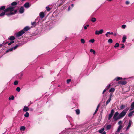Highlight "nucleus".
Masks as SVG:
<instances>
[{
  "label": "nucleus",
  "mask_w": 134,
  "mask_h": 134,
  "mask_svg": "<svg viewBox=\"0 0 134 134\" xmlns=\"http://www.w3.org/2000/svg\"><path fill=\"white\" fill-rule=\"evenodd\" d=\"M106 132L105 131H104L103 133H102V134H106Z\"/></svg>",
  "instance_id": "052dcab7"
},
{
  "label": "nucleus",
  "mask_w": 134,
  "mask_h": 134,
  "mask_svg": "<svg viewBox=\"0 0 134 134\" xmlns=\"http://www.w3.org/2000/svg\"><path fill=\"white\" fill-rule=\"evenodd\" d=\"M14 8L12 7H9L6 8L3 12L0 14V17L4 16L5 15L9 17L11 15H13L17 12L16 9H14Z\"/></svg>",
  "instance_id": "f257e3e1"
},
{
  "label": "nucleus",
  "mask_w": 134,
  "mask_h": 134,
  "mask_svg": "<svg viewBox=\"0 0 134 134\" xmlns=\"http://www.w3.org/2000/svg\"><path fill=\"white\" fill-rule=\"evenodd\" d=\"M111 127V125H107L106 127L107 130H109L110 129Z\"/></svg>",
  "instance_id": "5701e85b"
},
{
  "label": "nucleus",
  "mask_w": 134,
  "mask_h": 134,
  "mask_svg": "<svg viewBox=\"0 0 134 134\" xmlns=\"http://www.w3.org/2000/svg\"><path fill=\"white\" fill-rule=\"evenodd\" d=\"M94 41L95 40L94 39H92L90 40L89 42L93 43L94 42Z\"/></svg>",
  "instance_id": "79ce46f5"
},
{
  "label": "nucleus",
  "mask_w": 134,
  "mask_h": 134,
  "mask_svg": "<svg viewBox=\"0 0 134 134\" xmlns=\"http://www.w3.org/2000/svg\"><path fill=\"white\" fill-rule=\"evenodd\" d=\"M103 31V29H101L99 31H96L95 32V34L96 35H99V34H102Z\"/></svg>",
  "instance_id": "423d86ee"
},
{
  "label": "nucleus",
  "mask_w": 134,
  "mask_h": 134,
  "mask_svg": "<svg viewBox=\"0 0 134 134\" xmlns=\"http://www.w3.org/2000/svg\"><path fill=\"white\" fill-rule=\"evenodd\" d=\"M46 8L48 11H49L51 10V9L48 7H46Z\"/></svg>",
  "instance_id": "37998d69"
},
{
  "label": "nucleus",
  "mask_w": 134,
  "mask_h": 134,
  "mask_svg": "<svg viewBox=\"0 0 134 134\" xmlns=\"http://www.w3.org/2000/svg\"><path fill=\"white\" fill-rule=\"evenodd\" d=\"M123 127L121 125H120L118 128V130L116 131L117 132L119 133L121 129Z\"/></svg>",
  "instance_id": "f8f14e48"
},
{
  "label": "nucleus",
  "mask_w": 134,
  "mask_h": 134,
  "mask_svg": "<svg viewBox=\"0 0 134 134\" xmlns=\"http://www.w3.org/2000/svg\"><path fill=\"white\" fill-rule=\"evenodd\" d=\"M115 90V89L113 88H111L109 90V92H114Z\"/></svg>",
  "instance_id": "b1692460"
},
{
  "label": "nucleus",
  "mask_w": 134,
  "mask_h": 134,
  "mask_svg": "<svg viewBox=\"0 0 134 134\" xmlns=\"http://www.w3.org/2000/svg\"><path fill=\"white\" fill-rule=\"evenodd\" d=\"M74 6V4H72L71 5V6L72 7H73Z\"/></svg>",
  "instance_id": "69168bd1"
},
{
  "label": "nucleus",
  "mask_w": 134,
  "mask_h": 134,
  "mask_svg": "<svg viewBox=\"0 0 134 134\" xmlns=\"http://www.w3.org/2000/svg\"><path fill=\"white\" fill-rule=\"evenodd\" d=\"M30 29V28L29 26H26L23 29V31H26L29 30Z\"/></svg>",
  "instance_id": "2eb2a0df"
},
{
  "label": "nucleus",
  "mask_w": 134,
  "mask_h": 134,
  "mask_svg": "<svg viewBox=\"0 0 134 134\" xmlns=\"http://www.w3.org/2000/svg\"><path fill=\"white\" fill-rule=\"evenodd\" d=\"M16 90L18 92H19L20 90V88L19 87H17L16 88Z\"/></svg>",
  "instance_id": "4c0bfd02"
},
{
  "label": "nucleus",
  "mask_w": 134,
  "mask_h": 134,
  "mask_svg": "<svg viewBox=\"0 0 134 134\" xmlns=\"http://www.w3.org/2000/svg\"><path fill=\"white\" fill-rule=\"evenodd\" d=\"M18 83V81H15L14 82V84L15 85H17Z\"/></svg>",
  "instance_id": "f704fd0d"
},
{
  "label": "nucleus",
  "mask_w": 134,
  "mask_h": 134,
  "mask_svg": "<svg viewBox=\"0 0 134 134\" xmlns=\"http://www.w3.org/2000/svg\"><path fill=\"white\" fill-rule=\"evenodd\" d=\"M129 108H127L123 110L118 116V119H120L125 115L127 111L128 110Z\"/></svg>",
  "instance_id": "f03ea898"
},
{
  "label": "nucleus",
  "mask_w": 134,
  "mask_h": 134,
  "mask_svg": "<svg viewBox=\"0 0 134 134\" xmlns=\"http://www.w3.org/2000/svg\"><path fill=\"white\" fill-rule=\"evenodd\" d=\"M100 106V104H98V105L97 106V108H98V109H99V107Z\"/></svg>",
  "instance_id": "4d7b16f0"
},
{
  "label": "nucleus",
  "mask_w": 134,
  "mask_h": 134,
  "mask_svg": "<svg viewBox=\"0 0 134 134\" xmlns=\"http://www.w3.org/2000/svg\"><path fill=\"white\" fill-rule=\"evenodd\" d=\"M62 4H63V2H62L59 5V6H60V5H62Z\"/></svg>",
  "instance_id": "774afa93"
},
{
  "label": "nucleus",
  "mask_w": 134,
  "mask_h": 134,
  "mask_svg": "<svg viewBox=\"0 0 134 134\" xmlns=\"http://www.w3.org/2000/svg\"><path fill=\"white\" fill-rule=\"evenodd\" d=\"M4 44V43H3L2 44H0V47H2L3 46Z\"/></svg>",
  "instance_id": "bf43d9fd"
},
{
  "label": "nucleus",
  "mask_w": 134,
  "mask_h": 134,
  "mask_svg": "<svg viewBox=\"0 0 134 134\" xmlns=\"http://www.w3.org/2000/svg\"><path fill=\"white\" fill-rule=\"evenodd\" d=\"M107 33L109 35H113V32H107Z\"/></svg>",
  "instance_id": "09e8293b"
},
{
  "label": "nucleus",
  "mask_w": 134,
  "mask_h": 134,
  "mask_svg": "<svg viewBox=\"0 0 134 134\" xmlns=\"http://www.w3.org/2000/svg\"><path fill=\"white\" fill-rule=\"evenodd\" d=\"M24 7L26 8H29L30 6L29 3V2H26L24 5Z\"/></svg>",
  "instance_id": "6e6552de"
},
{
  "label": "nucleus",
  "mask_w": 134,
  "mask_h": 134,
  "mask_svg": "<svg viewBox=\"0 0 134 134\" xmlns=\"http://www.w3.org/2000/svg\"><path fill=\"white\" fill-rule=\"evenodd\" d=\"M121 45L122 46L121 47V48H124L125 47V46L123 44H122Z\"/></svg>",
  "instance_id": "864d4df0"
},
{
  "label": "nucleus",
  "mask_w": 134,
  "mask_h": 134,
  "mask_svg": "<svg viewBox=\"0 0 134 134\" xmlns=\"http://www.w3.org/2000/svg\"><path fill=\"white\" fill-rule=\"evenodd\" d=\"M111 99L110 98H109L106 102V106L110 102Z\"/></svg>",
  "instance_id": "7c9ffc66"
},
{
  "label": "nucleus",
  "mask_w": 134,
  "mask_h": 134,
  "mask_svg": "<svg viewBox=\"0 0 134 134\" xmlns=\"http://www.w3.org/2000/svg\"><path fill=\"white\" fill-rule=\"evenodd\" d=\"M130 2L129 1H127L126 2V4L127 5H128V4H129Z\"/></svg>",
  "instance_id": "8fccbe9b"
},
{
  "label": "nucleus",
  "mask_w": 134,
  "mask_h": 134,
  "mask_svg": "<svg viewBox=\"0 0 134 134\" xmlns=\"http://www.w3.org/2000/svg\"><path fill=\"white\" fill-rule=\"evenodd\" d=\"M114 112V109H112L111 110V113H110V114L113 115Z\"/></svg>",
  "instance_id": "a18cd8bd"
},
{
  "label": "nucleus",
  "mask_w": 134,
  "mask_h": 134,
  "mask_svg": "<svg viewBox=\"0 0 134 134\" xmlns=\"http://www.w3.org/2000/svg\"><path fill=\"white\" fill-rule=\"evenodd\" d=\"M126 27V25H122V27L123 29H125Z\"/></svg>",
  "instance_id": "de8ad7c7"
},
{
  "label": "nucleus",
  "mask_w": 134,
  "mask_h": 134,
  "mask_svg": "<svg viewBox=\"0 0 134 134\" xmlns=\"http://www.w3.org/2000/svg\"><path fill=\"white\" fill-rule=\"evenodd\" d=\"M24 33L25 32L23 30H21L17 33L16 36L17 37H19L22 36Z\"/></svg>",
  "instance_id": "7ed1b4c3"
},
{
  "label": "nucleus",
  "mask_w": 134,
  "mask_h": 134,
  "mask_svg": "<svg viewBox=\"0 0 134 134\" xmlns=\"http://www.w3.org/2000/svg\"><path fill=\"white\" fill-rule=\"evenodd\" d=\"M25 127L24 126H21L20 128V130L21 131H24L25 130Z\"/></svg>",
  "instance_id": "4be33fe9"
},
{
  "label": "nucleus",
  "mask_w": 134,
  "mask_h": 134,
  "mask_svg": "<svg viewBox=\"0 0 134 134\" xmlns=\"http://www.w3.org/2000/svg\"><path fill=\"white\" fill-rule=\"evenodd\" d=\"M126 39V36H124L122 38V42H124L125 41V40Z\"/></svg>",
  "instance_id": "bb28decb"
},
{
  "label": "nucleus",
  "mask_w": 134,
  "mask_h": 134,
  "mask_svg": "<svg viewBox=\"0 0 134 134\" xmlns=\"http://www.w3.org/2000/svg\"><path fill=\"white\" fill-rule=\"evenodd\" d=\"M5 7V6H2L0 7V11L5 10L6 8Z\"/></svg>",
  "instance_id": "a211bd4d"
},
{
  "label": "nucleus",
  "mask_w": 134,
  "mask_h": 134,
  "mask_svg": "<svg viewBox=\"0 0 134 134\" xmlns=\"http://www.w3.org/2000/svg\"><path fill=\"white\" fill-rule=\"evenodd\" d=\"M108 34L107 33V32L105 34V35L107 37H108L109 36Z\"/></svg>",
  "instance_id": "5fc2aeb1"
},
{
  "label": "nucleus",
  "mask_w": 134,
  "mask_h": 134,
  "mask_svg": "<svg viewBox=\"0 0 134 134\" xmlns=\"http://www.w3.org/2000/svg\"><path fill=\"white\" fill-rule=\"evenodd\" d=\"M91 21L92 22L94 23L96 21V19L95 18L92 17L91 18Z\"/></svg>",
  "instance_id": "f3484780"
},
{
  "label": "nucleus",
  "mask_w": 134,
  "mask_h": 134,
  "mask_svg": "<svg viewBox=\"0 0 134 134\" xmlns=\"http://www.w3.org/2000/svg\"><path fill=\"white\" fill-rule=\"evenodd\" d=\"M19 45H17L15 46V47H12V48H13V49H14V50H15L19 46Z\"/></svg>",
  "instance_id": "e433bc0d"
},
{
  "label": "nucleus",
  "mask_w": 134,
  "mask_h": 134,
  "mask_svg": "<svg viewBox=\"0 0 134 134\" xmlns=\"http://www.w3.org/2000/svg\"><path fill=\"white\" fill-rule=\"evenodd\" d=\"M12 44L11 43V42H10V43H9L8 44V45L9 46H10V45H11V44Z\"/></svg>",
  "instance_id": "e2e57ef3"
},
{
  "label": "nucleus",
  "mask_w": 134,
  "mask_h": 134,
  "mask_svg": "<svg viewBox=\"0 0 134 134\" xmlns=\"http://www.w3.org/2000/svg\"><path fill=\"white\" fill-rule=\"evenodd\" d=\"M70 6L68 8V10H69L70 9Z\"/></svg>",
  "instance_id": "0e129e2a"
},
{
  "label": "nucleus",
  "mask_w": 134,
  "mask_h": 134,
  "mask_svg": "<svg viewBox=\"0 0 134 134\" xmlns=\"http://www.w3.org/2000/svg\"><path fill=\"white\" fill-rule=\"evenodd\" d=\"M8 39L11 41L14 40L15 39V37L14 36H10L8 38Z\"/></svg>",
  "instance_id": "dca6fc26"
},
{
  "label": "nucleus",
  "mask_w": 134,
  "mask_h": 134,
  "mask_svg": "<svg viewBox=\"0 0 134 134\" xmlns=\"http://www.w3.org/2000/svg\"><path fill=\"white\" fill-rule=\"evenodd\" d=\"M118 83L119 84L124 85H125L127 83V82L126 81H119Z\"/></svg>",
  "instance_id": "0eeeda50"
},
{
  "label": "nucleus",
  "mask_w": 134,
  "mask_h": 134,
  "mask_svg": "<svg viewBox=\"0 0 134 134\" xmlns=\"http://www.w3.org/2000/svg\"><path fill=\"white\" fill-rule=\"evenodd\" d=\"M90 52H93L94 54H96V52L95 51L93 50L92 49H91L90 50Z\"/></svg>",
  "instance_id": "c756f323"
},
{
  "label": "nucleus",
  "mask_w": 134,
  "mask_h": 134,
  "mask_svg": "<svg viewBox=\"0 0 134 134\" xmlns=\"http://www.w3.org/2000/svg\"><path fill=\"white\" fill-rule=\"evenodd\" d=\"M133 114L132 113V112H131L128 115V116L129 117H130Z\"/></svg>",
  "instance_id": "c03bdc74"
},
{
  "label": "nucleus",
  "mask_w": 134,
  "mask_h": 134,
  "mask_svg": "<svg viewBox=\"0 0 134 134\" xmlns=\"http://www.w3.org/2000/svg\"><path fill=\"white\" fill-rule=\"evenodd\" d=\"M29 110V108L27 107V106H25L23 109V110L24 111L26 112L27 111H28Z\"/></svg>",
  "instance_id": "9b49d317"
},
{
  "label": "nucleus",
  "mask_w": 134,
  "mask_h": 134,
  "mask_svg": "<svg viewBox=\"0 0 134 134\" xmlns=\"http://www.w3.org/2000/svg\"><path fill=\"white\" fill-rule=\"evenodd\" d=\"M104 128H102L101 129H100L99 130V132L100 133H102L103 132V131H104Z\"/></svg>",
  "instance_id": "393cba45"
},
{
  "label": "nucleus",
  "mask_w": 134,
  "mask_h": 134,
  "mask_svg": "<svg viewBox=\"0 0 134 134\" xmlns=\"http://www.w3.org/2000/svg\"><path fill=\"white\" fill-rule=\"evenodd\" d=\"M24 7H21L20 8L19 10V12L20 13L22 14L24 12Z\"/></svg>",
  "instance_id": "1a4fd4ad"
},
{
  "label": "nucleus",
  "mask_w": 134,
  "mask_h": 134,
  "mask_svg": "<svg viewBox=\"0 0 134 134\" xmlns=\"http://www.w3.org/2000/svg\"><path fill=\"white\" fill-rule=\"evenodd\" d=\"M119 113L118 111L116 112L115 113L113 118L115 121L119 119H118V116L117 117V116L119 115Z\"/></svg>",
  "instance_id": "20e7f679"
},
{
  "label": "nucleus",
  "mask_w": 134,
  "mask_h": 134,
  "mask_svg": "<svg viewBox=\"0 0 134 134\" xmlns=\"http://www.w3.org/2000/svg\"><path fill=\"white\" fill-rule=\"evenodd\" d=\"M81 42L83 44H84L85 43V40L82 38L80 40Z\"/></svg>",
  "instance_id": "72a5a7b5"
},
{
  "label": "nucleus",
  "mask_w": 134,
  "mask_h": 134,
  "mask_svg": "<svg viewBox=\"0 0 134 134\" xmlns=\"http://www.w3.org/2000/svg\"><path fill=\"white\" fill-rule=\"evenodd\" d=\"M31 24L33 26H35L36 25V22L35 21L33 22H32Z\"/></svg>",
  "instance_id": "a19ab883"
},
{
  "label": "nucleus",
  "mask_w": 134,
  "mask_h": 134,
  "mask_svg": "<svg viewBox=\"0 0 134 134\" xmlns=\"http://www.w3.org/2000/svg\"><path fill=\"white\" fill-rule=\"evenodd\" d=\"M122 79V77H117L114 80H116V81H118Z\"/></svg>",
  "instance_id": "6ab92c4d"
},
{
  "label": "nucleus",
  "mask_w": 134,
  "mask_h": 134,
  "mask_svg": "<svg viewBox=\"0 0 134 134\" xmlns=\"http://www.w3.org/2000/svg\"><path fill=\"white\" fill-rule=\"evenodd\" d=\"M80 111L79 109L76 110V113L77 114L79 115L80 114Z\"/></svg>",
  "instance_id": "cd10ccee"
},
{
  "label": "nucleus",
  "mask_w": 134,
  "mask_h": 134,
  "mask_svg": "<svg viewBox=\"0 0 134 134\" xmlns=\"http://www.w3.org/2000/svg\"><path fill=\"white\" fill-rule=\"evenodd\" d=\"M125 107V105H123V104H121V105L120 108V110H122L124 109Z\"/></svg>",
  "instance_id": "412c9836"
},
{
  "label": "nucleus",
  "mask_w": 134,
  "mask_h": 134,
  "mask_svg": "<svg viewBox=\"0 0 134 134\" xmlns=\"http://www.w3.org/2000/svg\"><path fill=\"white\" fill-rule=\"evenodd\" d=\"M40 17L42 19L44 16V12H41L40 13Z\"/></svg>",
  "instance_id": "9d476101"
},
{
  "label": "nucleus",
  "mask_w": 134,
  "mask_h": 134,
  "mask_svg": "<svg viewBox=\"0 0 134 134\" xmlns=\"http://www.w3.org/2000/svg\"><path fill=\"white\" fill-rule=\"evenodd\" d=\"M9 100H13L14 99V97L13 96H12L11 97H10L9 98Z\"/></svg>",
  "instance_id": "c9c22d12"
},
{
  "label": "nucleus",
  "mask_w": 134,
  "mask_h": 134,
  "mask_svg": "<svg viewBox=\"0 0 134 134\" xmlns=\"http://www.w3.org/2000/svg\"><path fill=\"white\" fill-rule=\"evenodd\" d=\"M132 123V121L131 120H129V122L128 125L126 128V130H127L129 128L131 127Z\"/></svg>",
  "instance_id": "39448f33"
},
{
  "label": "nucleus",
  "mask_w": 134,
  "mask_h": 134,
  "mask_svg": "<svg viewBox=\"0 0 134 134\" xmlns=\"http://www.w3.org/2000/svg\"><path fill=\"white\" fill-rule=\"evenodd\" d=\"M107 90V89H104L103 92L102 94H104V93Z\"/></svg>",
  "instance_id": "603ef678"
},
{
  "label": "nucleus",
  "mask_w": 134,
  "mask_h": 134,
  "mask_svg": "<svg viewBox=\"0 0 134 134\" xmlns=\"http://www.w3.org/2000/svg\"><path fill=\"white\" fill-rule=\"evenodd\" d=\"M113 115L110 113V114H109V117H108V119L109 120H110L111 119V118L113 116Z\"/></svg>",
  "instance_id": "2f4dec72"
},
{
  "label": "nucleus",
  "mask_w": 134,
  "mask_h": 134,
  "mask_svg": "<svg viewBox=\"0 0 134 134\" xmlns=\"http://www.w3.org/2000/svg\"><path fill=\"white\" fill-rule=\"evenodd\" d=\"M113 96V93H111L110 94V97L109 98H110L111 99V98Z\"/></svg>",
  "instance_id": "49530a36"
},
{
  "label": "nucleus",
  "mask_w": 134,
  "mask_h": 134,
  "mask_svg": "<svg viewBox=\"0 0 134 134\" xmlns=\"http://www.w3.org/2000/svg\"><path fill=\"white\" fill-rule=\"evenodd\" d=\"M17 3L16 2H14L11 3V5L12 6L11 7H14H14H13V6L17 5ZM9 6L11 7L10 5L9 7Z\"/></svg>",
  "instance_id": "ddd939ff"
},
{
  "label": "nucleus",
  "mask_w": 134,
  "mask_h": 134,
  "mask_svg": "<svg viewBox=\"0 0 134 134\" xmlns=\"http://www.w3.org/2000/svg\"><path fill=\"white\" fill-rule=\"evenodd\" d=\"M117 34L116 33H114V36H116L117 35Z\"/></svg>",
  "instance_id": "338daca9"
},
{
  "label": "nucleus",
  "mask_w": 134,
  "mask_h": 134,
  "mask_svg": "<svg viewBox=\"0 0 134 134\" xmlns=\"http://www.w3.org/2000/svg\"><path fill=\"white\" fill-rule=\"evenodd\" d=\"M84 28L85 29H87V27L86 26H84Z\"/></svg>",
  "instance_id": "680f3d73"
},
{
  "label": "nucleus",
  "mask_w": 134,
  "mask_h": 134,
  "mask_svg": "<svg viewBox=\"0 0 134 134\" xmlns=\"http://www.w3.org/2000/svg\"><path fill=\"white\" fill-rule=\"evenodd\" d=\"M134 109V102H133L131 105V108L130 110H131Z\"/></svg>",
  "instance_id": "4468645a"
},
{
  "label": "nucleus",
  "mask_w": 134,
  "mask_h": 134,
  "mask_svg": "<svg viewBox=\"0 0 134 134\" xmlns=\"http://www.w3.org/2000/svg\"><path fill=\"white\" fill-rule=\"evenodd\" d=\"M108 43H112L113 42V40L111 39H110L108 40Z\"/></svg>",
  "instance_id": "473e14b6"
},
{
  "label": "nucleus",
  "mask_w": 134,
  "mask_h": 134,
  "mask_svg": "<svg viewBox=\"0 0 134 134\" xmlns=\"http://www.w3.org/2000/svg\"><path fill=\"white\" fill-rule=\"evenodd\" d=\"M122 123V121H119L118 122V124L119 125H120Z\"/></svg>",
  "instance_id": "3c124183"
},
{
  "label": "nucleus",
  "mask_w": 134,
  "mask_h": 134,
  "mask_svg": "<svg viewBox=\"0 0 134 134\" xmlns=\"http://www.w3.org/2000/svg\"><path fill=\"white\" fill-rule=\"evenodd\" d=\"M13 50V48H10V49H8L5 52V53H8L9 52L12 51Z\"/></svg>",
  "instance_id": "aec40b11"
},
{
  "label": "nucleus",
  "mask_w": 134,
  "mask_h": 134,
  "mask_svg": "<svg viewBox=\"0 0 134 134\" xmlns=\"http://www.w3.org/2000/svg\"><path fill=\"white\" fill-rule=\"evenodd\" d=\"M3 43H4V44H3V45H4L7 44L8 43V42H5V43H4V42H3Z\"/></svg>",
  "instance_id": "6e6d98bb"
},
{
  "label": "nucleus",
  "mask_w": 134,
  "mask_h": 134,
  "mask_svg": "<svg viewBox=\"0 0 134 134\" xmlns=\"http://www.w3.org/2000/svg\"><path fill=\"white\" fill-rule=\"evenodd\" d=\"M71 79H68L67 80L66 82L67 83H69V82L71 81Z\"/></svg>",
  "instance_id": "ea45409f"
},
{
  "label": "nucleus",
  "mask_w": 134,
  "mask_h": 134,
  "mask_svg": "<svg viewBox=\"0 0 134 134\" xmlns=\"http://www.w3.org/2000/svg\"><path fill=\"white\" fill-rule=\"evenodd\" d=\"M119 44L118 43H115V45L114 46V47L115 48H116L119 47Z\"/></svg>",
  "instance_id": "c85d7f7f"
},
{
  "label": "nucleus",
  "mask_w": 134,
  "mask_h": 134,
  "mask_svg": "<svg viewBox=\"0 0 134 134\" xmlns=\"http://www.w3.org/2000/svg\"><path fill=\"white\" fill-rule=\"evenodd\" d=\"M29 116V114L27 112H26L24 114V116L26 117H28Z\"/></svg>",
  "instance_id": "a878e982"
},
{
  "label": "nucleus",
  "mask_w": 134,
  "mask_h": 134,
  "mask_svg": "<svg viewBox=\"0 0 134 134\" xmlns=\"http://www.w3.org/2000/svg\"><path fill=\"white\" fill-rule=\"evenodd\" d=\"M111 85L110 84H109L106 87L105 89H107V90H108L110 87Z\"/></svg>",
  "instance_id": "58836bf2"
},
{
  "label": "nucleus",
  "mask_w": 134,
  "mask_h": 134,
  "mask_svg": "<svg viewBox=\"0 0 134 134\" xmlns=\"http://www.w3.org/2000/svg\"><path fill=\"white\" fill-rule=\"evenodd\" d=\"M10 42H11V43L12 44L13 43H14V41H13H13H12Z\"/></svg>",
  "instance_id": "13d9d810"
}]
</instances>
